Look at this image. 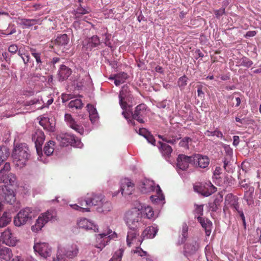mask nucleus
Masks as SVG:
<instances>
[{
  "label": "nucleus",
  "instance_id": "obj_1",
  "mask_svg": "<svg viewBox=\"0 0 261 261\" xmlns=\"http://www.w3.org/2000/svg\"><path fill=\"white\" fill-rule=\"evenodd\" d=\"M12 157L16 166L20 168L24 167L30 157V151L27 145L24 143L15 145Z\"/></svg>",
  "mask_w": 261,
  "mask_h": 261
},
{
  "label": "nucleus",
  "instance_id": "obj_2",
  "mask_svg": "<svg viewBox=\"0 0 261 261\" xmlns=\"http://www.w3.org/2000/svg\"><path fill=\"white\" fill-rule=\"evenodd\" d=\"M124 219L128 228H138L142 224V214L139 209L135 208L125 213Z\"/></svg>",
  "mask_w": 261,
  "mask_h": 261
},
{
  "label": "nucleus",
  "instance_id": "obj_3",
  "mask_svg": "<svg viewBox=\"0 0 261 261\" xmlns=\"http://www.w3.org/2000/svg\"><path fill=\"white\" fill-rule=\"evenodd\" d=\"M104 197L101 194L88 193L84 198L82 197L79 199V203L85 206L82 207L83 209L89 212L91 206L94 205L98 207L100 204H101Z\"/></svg>",
  "mask_w": 261,
  "mask_h": 261
},
{
  "label": "nucleus",
  "instance_id": "obj_4",
  "mask_svg": "<svg viewBox=\"0 0 261 261\" xmlns=\"http://www.w3.org/2000/svg\"><path fill=\"white\" fill-rule=\"evenodd\" d=\"M56 217V212L53 210L42 213L36 220L35 224L32 226V230L34 232H39L48 222L54 219Z\"/></svg>",
  "mask_w": 261,
  "mask_h": 261
},
{
  "label": "nucleus",
  "instance_id": "obj_5",
  "mask_svg": "<svg viewBox=\"0 0 261 261\" xmlns=\"http://www.w3.org/2000/svg\"><path fill=\"white\" fill-rule=\"evenodd\" d=\"M79 253V247L75 244L67 246L66 248L58 247L57 258L59 261H62L63 256L69 258H73Z\"/></svg>",
  "mask_w": 261,
  "mask_h": 261
},
{
  "label": "nucleus",
  "instance_id": "obj_6",
  "mask_svg": "<svg viewBox=\"0 0 261 261\" xmlns=\"http://www.w3.org/2000/svg\"><path fill=\"white\" fill-rule=\"evenodd\" d=\"M116 236L115 232L109 229L106 232H102L96 234V241L94 247L101 251L102 249L108 244L111 239L115 238Z\"/></svg>",
  "mask_w": 261,
  "mask_h": 261
},
{
  "label": "nucleus",
  "instance_id": "obj_7",
  "mask_svg": "<svg viewBox=\"0 0 261 261\" xmlns=\"http://www.w3.org/2000/svg\"><path fill=\"white\" fill-rule=\"evenodd\" d=\"M31 210L29 207L20 210L14 218V225L18 227L24 225L29 220L31 219Z\"/></svg>",
  "mask_w": 261,
  "mask_h": 261
},
{
  "label": "nucleus",
  "instance_id": "obj_8",
  "mask_svg": "<svg viewBox=\"0 0 261 261\" xmlns=\"http://www.w3.org/2000/svg\"><path fill=\"white\" fill-rule=\"evenodd\" d=\"M126 237L127 245L130 247L132 245H140L143 242L141 236H139L138 228H128Z\"/></svg>",
  "mask_w": 261,
  "mask_h": 261
},
{
  "label": "nucleus",
  "instance_id": "obj_9",
  "mask_svg": "<svg viewBox=\"0 0 261 261\" xmlns=\"http://www.w3.org/2000/svg\"><path fill=\"white\" fill-rule=\"evenodd\" d=\"M57 140L62 146H77L80 143L76 138L73 135L68 133L61 134L57 136Z\"/></svg>",
  "mask_w": 261,
  "mask_h": 261
},
{
  "label": "nucleus",
  "instance_id": "obj_10",
  "mask_svg": "<svg viewBox=\"0 0 261 261\" xmlns=\"http://www.w3.org/2000/svg\"><path fill=\"white\" fill-rule=\"evenodd\" d=\"M0 199L4 200L11 204L16 201V197L14 191L8 186H0Z\"/></svg>",
  "mask_w": 261,
  "mask_h": 261
},
{
  "label": "nucleus",
  "instance_id": "obj_11",
  "mask_svg": "<svg viewBox=\"0 0 261 261\" xmlns=\"http://www.w3.org/2000/svg\"><path fill=\"white\" fill-rule=\"evenodd\" d=\"M119 104L123 110L127 108V100L129 101L132 98V95L130 91L129 86L127 85H124L119 94Z\"/></svg>",
  "mask_w": 261,
  "mask_h": 261
},
{
  "label": "nucleus",
  "instance_id": "obj_12",
  "mask_svg": "<svg viewBox=\"0 0 261 261\" xmlns=\"http://www.w3.org/2000/svg\"><path fill=\"white\" fill-rule=\"evenodd\" d=\"M45 135L43 132L40 129H37L32 134V139L34 142L36 151L38 155L42 154V145L45 140Z\"/></svg>",
  "mask_w": 261,
  "mask_h": 261
},
{
  "label": "nucleus",
  "instance_id": "obj_13",
  "mask_svg": "<svg viewBox=\"0 0 261 261\" xmlns=\"http://www.w3.org/2000/svg\"><path fill=\"white\" fill-rule=\"evenodd\" d=\"M34 251L44 258L51 255V248L46 243H37L34 245Z\"/></svg>",
  "mask_w": 261,
  "mask_h": 261
},
{
  "label": "nucleus",
  "instance_id": "obj_14",
  "mask_svg": "<svg viewBox=\"0 0 261 261\" xmlns=\"http://www.w3.org/2000/svg\"><path fill=\"white\" fill-rule=\"evenodd\" d=\"M193 164L200 168H206L210 164L208 156L200 154H194L192 155Z\"/></svg>",
  "mask_w": 261,
  "mask_h": 261
},
{
  "label": "nucleus",
  "instance_id": "obj_15",
  "mask_svg": "<svg viewBox=\"0 0 261 261\" xmlns=\"http://www.w3.org/2000/svg\"><path fill=\"white\" fill-rule=\"evenodd\" d=\"M147 108L146 105L144 103L137 106L134 112L132 113L133 118L141 123H143L144 122L143 118L146 115Z\"/></svg>",
  "mask_w": 261,
  "mask_h": 261
},
{
  "label": "nucleus",
  "instance_id": "obj_16",
  "mask_svg": "<svg viewBox=\"0 0 261 261\" xmlns=\"http://www.w3.org/2000/svg\"><path fill=\"white\" fill-rule=\"evenodd\" d=\"M176 166L177 168L184 171L189 168V164H193L192 155L188 156L183 154H179L177 158Z\"/></svg>",
  "mask_w": 261,
  "mask_h": 261
},
{
  "label": "nucleus",
  "instance_id": "obj_17",
  "mask_svg": "<svg viewBox=\"0 0 261 261\" xmlns=\"http://www.w3.org/2000/svg\"><path fill=\"white\" fill-rule=\"evenodd\" d=\"M1 240L6 245L12 246H15L17 241L16 237L9 228L2 233Z\"/></svg>",
  "mask_w": 261,
  "mask_h": 261
},
{
  "label": "nucleus",
  "instance_id": "obj_18",
  "mask_svg": "<svg viewBox=\"0 0 261 261\" xmlns=\"http://www.w3.org/2000/svg\"><path fill=\"white\" fill-rule=\"evenodd\" d=\"M199 243L195 239L189 240L185 245L184 253L186 256L194 254L199 248Z\"/></svg>",
  "mask_w": 261,
  "mask_h": 261
},
{
  "label": "nucleus",
  "instance_id": "obj_19",
  "mask_svg": "<svg viewBox=\"0 0 261 261\" xmlns=\"http://www.w3.org/2000/svg\"><path fill=\"white\" fill-rule=\"evenodd\" d=\"M134 184L128 178L121 180L120 191L122 195H129L134 190Z\"/></svg>",
  "mask_w": 261,
  "mask_h": 261
},
{
  "label": "nucleus",
  "instance_id": "obj_20",
  "mask_svg": "<svg viewBox=\"0 0 261 261\" xmlns=\"http://www.w3.org/2000/svg\"><path fill=\"white\" fill-rule=\"evenodd\" d=\"M64 118L65 121L70 127L81 135L84 133L83 127L81 125L76 123L71 114H66Z\"/></svg>",
  "mask_w": 261,
  "mask_h": 261
},
{
  "label": "nucleus",
  "instance_id": "obj_21",
  "mask_svg": "<svg viewBox=\"0 0 261 261\" xmlns=\"http://www.w3.org/2000/svg\"><path fill=\"white\" fill-rule=\"evenodd\" d=\"M159 149L162 156L166 159H169L171 155L173 149L169 145L162 142H159Z\"/></svg>",
  "mask_w": 261,
  "mask_h": 261
},
{
  "label": "nucleus",
  "instance_id": "obj_22",
  "mask_svg": "<svg viewBox=\"0 0 261 261\" xmlns=\"http://www.w3.org/2000/svg\"><path fill=\"white\" fill-rule=\"evenodd\" d=\"M77 224L80 228L85 229L93 230L94 232H97L98 231L97 226L86 218L80 219L77 221Z\"/></svg>",
  "mask_w": 261,
  "mask_h": 261
},
{
  "label": "nucleus",
  "instance_id": "obj_23",
  "mask_svg": "<svg viewBox=\"0 0 261 261\" xmlns=\"http://www.w3.org/2000/svg\"><path fill=\"white\" fill-rule=\"evenodd\" d=\"M158 229L156 227L150 226L146 227L141 234V238L143 241L145 239H153L155 237Z\"/></svg>",
  "mask_w": 261,
  "mask_h": 261
},
{
  "label": "nucleus",
  "instance_id": "obj_24",
  "mask_svg": "<svg viewBox=\"0 0 261 261\" xmlns=\"http://www.w3.org/2000/svg\"><path fill=\"white\" fill-rule=\"evenodd\" d=\"M71 73L72 71L70 68L64 65H61L58 73L59 81H63L66 80L71 75Z\"/></svg>",
  "mask_w": 261,
  "mask_h": 261
},
{
  "label": "nucleus",
  "instance_id": "obj_25",
  "mask_svg": "<svg viewBox=\"0 0 261 261\" xmlns=\"http://www.w3.org/2000/svg\"><path fill=\"white\" fill-rule=\"evenodd\" d=\"M197 219L198 222L200 223L202 228L204 229L206 235L209 236L211 232L212 222L208 219L200 216H197Z\"/></svg>",
  "mask_w": 261,
  "mask_h": 261
},
{
  "label": "nucleus",
  "instance_id": "obj_26",
  "mask_svg": "<svg viewBox=\"0 0 261 261\" xmlns=\"http://www.w3.org/2000/svg\"><path fill=\"white\" fill-rule=\"evenodd\" d=\"M195 191L201 194L204 196H208L215 192L216 188L212 186L210 189H206L204 186L200 185H196L194 187Z\"/></svg>",
  "mask_w": 261,
  "mask_h": 261
},
{
  "label": "nucleus",
  "instance_id": "obj_27",
  "mask_svg": "<svg viewBox=\"0 0 261 261\" xmlns=\"http://www.w3.org/2000/svg\"><path fill=\"white\" fill-rule=\"evenodd\" d=\"M11 168L9 163H6L0 170V182L8 184V172Z\"/></svg>",
  "mask_w": 261,
  "mask_h": 261
},
{
  "label": "nucleus",
  "instance_id": "obj_28",
  "mask_svg": "<svg viewBox=\"0 0 261 261\" xmlns=\"http://www.w3.org/2000/svg\"><path fill=\"white\" fill-rule=\"evenodd\" d=\"M128 75L126 73L121 72L117 74H114L113 76H111L109 79L114 80V84L116 86L120 85L124 83L128 78Z\"/></svg>",
  "mask_w": 261,
  "mask_h": 261
},
{
  "label": "nucleus",
  "instance_id": "obj_29",
  "mask_svg": "<svg viewBox=\"0 0 261 261\" xmlns=\"http://www.w3.org/2000/svg\"><path fill=\"white\" fill-rule=\"evenodd\" d=\"M101 204H100L96 209L100 213H107L112 209V204L110 201L106 200L105 197H103Z\"/></svg>",
  "mask_w": 261,
  "mask_h": 261
},
{
  "label": "nucleus",
  "instance_id": "obj_30",
  "mask_svg": "<svg viewBox=\"0 0 261 261\" xmlns=\"http://www.w3.org/2000/svg\"><path fill=\"white\" fill-rule=\"evenodd\" d=\"M153 190H155L156 191V195L151 196L150 198V200L153 202L157 203L159 201H162L165 199L164 196L162 193V191L159 185L154 187Z\"/></svg>",
  "mask_w": 261,
  "mask_h": 261
},
{
  "label": "nucleus",
  "instance_id": "obj_31",
  "mask_svg": "<svg viewBox=\"0 0 261 261\" xmlns=\"http://www.w3.org/2000/svg\"><path fill=\"white\" fill-rule=\"evenodd\" d=\"M38 20L35 19H25L18 18V20L17 22L18 24L23 25L24 28H27L38 23Z\"/></svg>",
  "mask_w": 261,
  "mask_h": 261
},
{
  "label": "nucleus",
  "instance_id": "obj_32",
  "mask_svg": "<svg viewBox=\"0 0 261 261\" xmlns=\"http://www.w3.org/2000/svg\"><path fill=\"white\" fill-rule=\"evenodd\" d=\"M30 51L32 56L35 59L37 68L41 69L42 64L41 53L38 52L36 48H30Z\"/></svg>",
  "mask_w": 261,
  "mask_h": 261
},
{
  "label": "nucleus",
  "instance_id": "obj_33",
  "mask_svg": "<svg viewBox=\"0 0 261 261\" xmlns=\"http://www.w3.org/2000/svg\"><path fill=\"white\" fill-rule=\"evenodd\" d=\"M13 256L11 250L7 247L0 248V258L9 260Z\"/></svg>",
  "mask_w": 261,
  "mask_h": 261
},
{
  "label": "nucleus",
  "instance_id": "obj_34",
  "mask_svg": "<svg viewBox=\"0 0 261 261\" xmlns=\"http://www.w3.org/2000/svg\"><path fill=\"white\" fill-rule=\"evenodd\" d=\"M140 210L142 215L144 214L145 215L146 218L150 219L154 217V211L151 206L145 205L142 206Z\"/></svg>",
  "mask_w": 261,
  "mask_h": 261
},
{
  "label": "nucleus",
  "instance_id": "obj_35",
  "mask_svg": "<svg viewBox=\"0 0 261 261\" xmlns=\"http://www.w3.org/2000/svg\"><path fill=\"white\" fill-rule=\"evenodd\" d=\"M135 253L138 254L141 258L140 261H153L151 256L147 254V252L143 251L141 248H138L137 250L134 251Z\"/></svg>",
  "mask_w": 261,
  "mask_h": 261
},
{
  "label": "nucleus",
  "instance_id": "obj_36",
  "mask_svg": "<svg viewBox=\"0 0 261 261\" xmlns=\"http://www.w3.org/2000/svg\"><path fill=\"white\" fill-rule=\"evenodd\" d=\"M87 107L89 109V118L92 123L95 122L98 117V113L96 109L90 104L87 105Z\"/></svg>",
  "mask_w": 261,
  "mask_h": 261
},
{
  "label": "nucleus",
  "instance_id": "obj_37",
  "mask_svg": "<svg viewBox=\"0 0 261 261\" xmlns=\"http://www.w3.org/2000/svg\"><path fill=\"white\" fill-rule=\"evenodd\" d=\"M226 198L228 199H230V202L231 203V207L234 210L237 211L238 213V211H241L239 210V205L238 202V198L236 196H233L232 194L227 195Z\"/></svg>",
  "mask_w": 261,
  "mask_h": 261
},
{
  "label": "nucleus",
  "instance_id": "obj_38",
  "mask_svg": "<svg viewBox=\"0 0 261 261\" xmlns=\"http://www.w3.org/2000/svg\"><path fill=\"white\" fill-rule=\"evenodd\" d=\"M55 142L53 141H48L44 147V152L47 155H50L52 154L54 151Z\"/></svg>",
  "mask_w": 261,
  "mask_h": 261
},
{
  "label": "nucleus",
  "instance_id": "obj_39",
  "mask_svg": "<svg viewBox=\"0 0 261 261\" xmlns=\"http://www.w3.org/2000/svg\"><path fill=\"white\" fill-rule=\"evenodd\" d=\"M192 139L189 137H185L182 138L179 142V146L181 147L184 148L186 150H189L190 147L189 146L192 143Z\"/></svg>",
  "mask_w": 261,
  "mask_h": 261
},
{
  "label": "nucleus",
  "instance_id": "obj_40",
  "mask_svg": "<svg viewBox=\"0 0 261 261\" xmlns=\"http://www.w3.org/2000/svg\"><path fill=\"white\" fill-rule=\"evenodd\" d=\"M69 38L67 34H64L57 37L56 39V42L59 45H65L69 42Z\"/></svg>",
  "mask_w": 261,
  "mask_h": 261
},
{
  "label": "nucleus",
  "instance_id": "obj_41",
  "mask_svg": "<svg viewBox=\"0 0 261 261\" xmlns=\"http://www.w3.org/2000/svg\"><path fill=\"white\" fill-rule=\"evenodd\" d=\"M11 221V217L7 213H4L0 218V227H4Z\"/></svg>",
  "mask_w": 261,
  "mask_h": 261
},
{
  "label": "nucleus",
  "instance_id": "obj_42",
  "mask_svg": "<svg viewBox=\"0 0 261 261\" xmlns=\"http://www.w3.org/2000/svg\"><path fill=\"white\" fill-rule=\"evenodd\" d=\"M87 42L88 45L92 48L97 46L100 43V40L97 36H93L91 38H88Z\"/></svg>",
  "mask_w": 261,
  "mask_h": 261
},
{
  "label": "nucleus",
  "instance_id": "obj_43",
  "mask_svg": "<svg viewBox=\"0 0 261 261\" xmlns=\"http://www.w3.org/2000/svg\"><path fill=\"white\" fill-rule=\"evenodd\" d=\"M68 106L70 108H75L76 109H81L83 107L82 101L80 99H76L71 100L68 104Z\"/></svg>",
  "mask_w": 261,
  "mask_h": 261
},
{
  "label": "nucleus",
  "instance_id": "obj_44",
  "mask_svg": "<svg viewBox=\"0 0 261 261\" xmlns=\"http://www.w3.org/2000/svg\"><path fill=\"white\" fill-rule=\"evenodd\" d=\"M123 251L124 250L122 249L117 250L109 261H121Z\"/></svg>",
  "mask_w": 261,
  "mask_h": 261
},
{
  "label": "nucleus",
  "instance_id": "obj_45",
  "mask_svg": "<svg viewBox=\"0 0 261 261\" xmlns=\"http://www.w3.org/2000/svg\"><path fill=\"white\" fill-rule=\"evenodd\" d=\"M253 64V62L249 58L244 57L240 60V65L245 67H250Z\"/></svg>",
  "mask_w": 261,
  "mask_h": 261
},
{
  "label": "nucleus",
  "instance_id": "obj_46",
  "mask_svg": "<svg viewBox=\"0 0 261 261\" xmlns=\"http://www.w3.org/2000/svg\"><path fill=\"white\" fill-rule=\"evenodd\" d=\"M244 199L246 200L248 205H251L253 203V192L246 191L244 196Z\"/></svg>",
  "mask_w": 261,
  "mask_h": 261
},
{
  "label": "nucleus",
  "instance_id": "obj_47",
  "mask_svg": "<svg viewBox=\"0 0 261 261\" xmlns=\"http://www.w3.org/2000/svg\"><path fill=\"white\" fill-rule=\"evenodd\" d=\"M205 135L208 137L216 136L218 138H222L223 136L222 132L218 129L215 130L214 131H213V132L207 130L205 133Z\"/></svg>",
  "mask_w": 261,
  "mask_h": 261
},
{
  "label": "nucleus",
  "instance_id": "obj_48",
  "mask_svg": "<svg viewBox=\"0 0 261 261\" xmlns=\"http://www.w3.org/2000/svg\"><path fill=\"white\" fill-rule=\"evenodd\" d=\"M188 77L184 75L179 78L178 81V85L180 89H184L187 84Z\"/></svg>",
  "mask_w": 261,
  "mask_h": 261
},
{
  "label": "nucleus",
  "instance_id": "obj_49",
  "mask_svg": "<svg viewBox=\"0 0 261 261\" xmlns=\"http://www.w3.org/2000/svg\"><path fill=\"white\" fill-rule=\"evenodd\" d=\"M195 210L194 212L195 214H197L198 216L201 217L203 214V204L198 205L197 204H194Z\"/></svg>",
  "mask_w": 261,
  "mask_h": 261
},
{
  "label": "nucleus",
  "instance_id": "obj_50",
  "mask_svg": "<svg viewBox=\"0 0 261 261\" xmlns=\"http://www.w3.org/2000/svg\"><path fill=\"white\" fill-rule=\"evenodd\" d=\"M8 184L10 185H14L16 184V176L15 174L10 173L8 174Z\"/></svg>",
  "mask_w": 261,
  "mask_h": 261
},
{
  "label": "nucleus",
  "instance_id": "obj_51",
  "mask_svg": "<svg viewBox=\"0 0 261 261\" xmlns=\"http://www.w3.org/2000/svg\"><path fill=\"white\" fill-rule=\"evenodd\" d=\"M236 93H234L231 96V98L232 100H234L232 104V106H235V107H239L240 105L241 100L239 97H235Z\"/></svg>",
  "mask_w": 261,
  "mask_h": 261
},
{
  "label": "nucleus",
  "instance_id": "obj_52",
  "mask_svg": "<svg viewBox=\"0 0 261 261\" xmlns=\"http://www.w3.org/2000/svg\"><path fill=\"white\" fill-rule=\"evenodd\" d=\"M166 136H167V139L168 140H170L171 141L173 140V141H174V143H169L170 144H175L177 143V141L180 139V137H177V136L176 135H170V134H168V135H166Z\"/></svg>",
  "mask_w": 261,
  "mask_h": 261
},
{
  "label": "nucleus",
  "instance_id": "obj_53",
  "mask_svg": "<svg viewBox=\"0 0 261 261\" xmlns=\"http://www.w3.org/2000/svg\"><path fill=\"white\" fill-rule=\"evenodd\" d=\"M48 120L47 118H42L39 121V124L43 126L44 129H47V126L49 125Z\"/></svg>",
  "mask_w": 261,
  "mask_h": 261
},
{
  "label": "nucleus",
  "instance_id": "obj_54",
  "mask_svg": "<svg viewBox=\"0 0 261 261\" xmlns=\"http://www.w3.org/2000/svg\"><path fill=\"white\" fill-rule=\"evenodd\" d=\"M18 55L20 57H22V56L25 55L28 53L27 50L25 49V47L24 46H21L19 48H18V50L17 51Z\"/></svg>",
  "mask_w": 261,
  "mask_h": 261
},
{
  "label": "nucleus",
  "instance_id": "obj_55",
  "mask_svg": "<svg viewBox=\"0 0 261 261\" xmlns=\"http://www.w3.org/2000/svg\"><path fill=\"white\" fill-rule=\"evenodd\" d=\"M188 226L187 224L185 223L182 225V236L186 239L188 237Z\"/></svg>",
  "mask_w": 261,
  "mask_h": 261
},
{
  "label": "nucleus",
  "instance_id": "obj_56",
  "mask_svg": "<svg viewBox=\"0 0 261 261\" xmlns=\"http://www.w3.org/2000/svg\"><path fill=\"white\" fill-rule=\"evenodd\" d=\"M18 50V47L16 44H12L8 48V51L13 54H16Z\"/></svg>",
  "mask_w": 261,
  "mask_h": 261
},
{
  "label": "nucleus",
  "instance_id": "obj_57",
  "mask_svg": "<svg viewBox=\"0 0 261 261\" xmlns=\"http://www.w3.org/2000/svg\"><path fill=\"white\" fill-rule=\"evenodd\" d=\"M7 155L4 154L2 150V147L0 146V166L7 160Z\"/></svg>",
  "mask_w": 261,
  "mask_h": 261
},
{
  "label": "nucleus",
  "instance_id": "obj_58",
  "mask_svg": "<svg viewBox=\"0 0 261 261\" xmlns=\"http://www.w3.org/2000/svg\"><path fill=\"white\" fill-rule=\"evenodd\" d=\"M79 204L80 205H77L76 204H71L70 205V206L74 209V210H78V211H80L81 212H88V211H86V210L85 209H83L82 207H84V206H82L81 204H80L79 203Z\"/></svg>",
  "mask_w": 261,
  "mask_h": 261
},
{
  "label": "nucleus",
  "instance_id": "obj_59",
  "mask_svg": "<svg viewBox=\"0 0 261 261\" xmlns=\"http://www.w3.org/2000/svg\"><path fill=\"white\" fill-rule=\"evenodd\" d=\"M214 13L217 18H220V17L225 13V9L221 8L219 10H215Z\"/></svg>",
  "mask_w": 261,
  "mask_h": 261
},
{
  "label": "nucleus",
  "instance_id": "obj_60",
  "mask_svg": "<svg viewBox=\"0 0 261 261\" xmlns=\"http://www.w3.org/2000/svg\"><path fill=\"white\" fill-rule=\"evenodd\" d=\"M145 138L148 141L149 143L151 144L152 145H155V140L153 136V135H151L150 133L145 136Z\"/></svg>",
  "mask_w": 261,
  "mask_h": 261
},
{
  "label": "nucleus",
  "instance_id": "obj_61",
  "mask_svg": "<svg viewBox=\"0 0 261 261\" xmlns=\"http://www.w3.org/2000/svg\"><path fill=\"white\" fill-rule=\"evenodd\" d=\"M89 12L88 10H87L82 7H79L76 10V13L79 14H85Z\"/></svg>",
  "mask_w": 261,
  "mask_h": 261
},
{
  "label": "nucleus",
  "instance_id": "obj_62",
  "mask_svg": "<svg viewBox=\"0 0 261 261\" xmlns=\"http://www.w3.org/2000/svg\"><path fill=\"white\" fill-rule=\"evenodd\" d=\"M139 134L145 138L149 133L145 128H140L139 130Z\"/></svg>",
  "mask_w": 261,
  "mask_h": 261
},
{
  "label": "nucleus",
  "instance_id": "obj_63",
  "mask_svg": "<svg viewBox=\"0 0 261 261\" xmlns=\"http://www.w3.org/2000/svg\"><path fill=\"white\" fill-rule=\"evenodd\" d=\"M23 60L24 64L26 65L30 62V57L29 55V53L25 54V55L22 56V57H21Z\"/></svg>",
  "mask_w": 261,
  "mask_h": 261
},
{
  "label": "nucleus",
  "instance_id": "obj_64",
  "mask_svg": "<svg viewBox=\"0 0 261 261\" xmlns=\"http://www.w3.org/2000/svg\"><path fill=\"white\" fill-rule=\"evenodd\" d=\"M12 261H27V256L22 257L20 256H17L13 258Z\"/></svg>",
  "mask_w": 261,
  "mask_h": 261
}]
</instances>
